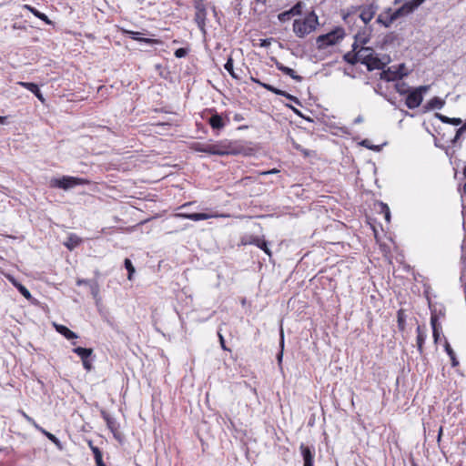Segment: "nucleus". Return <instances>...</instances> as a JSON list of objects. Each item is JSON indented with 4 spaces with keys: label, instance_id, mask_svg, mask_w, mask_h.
<instances>
[{
    "label": "nucleus",
    "instance_id": "nucleus-1",
    "mask_svg": "<svg viewBox=\"0 0 466 466\" xmlns=\"http://www.w3.org/2000/svg\"><path fill=\"white\" fill-rule=\"evenodd\" d=\"M357 58H359L360 63L367 66L369 71L382 69L385 66L370 47L361 46L360 49L357 48Z\"/></svg>",
    "mask_w": 466,
    "mask_h": 466
},
{
    "label": "nucleus",
    "instance_id": "nucleus-2",
    "mask_svg": "<svg viewBox=\"0 0 466 466\" xmlns=\"http://www.w3.org/2000/svg\"><path fill=\"white\" fill-rule=\"evenodd\" d=\"M319 25L318 15L314 11L310 12L303 20H295L293 31L299 37H304L313 32Z\"/></svg>",
    "mask_w": 466,
    "mask_h": 466
},
{
    "label": "nucleus",
    "instance_id": "nucleus-3",
    "mask_svg": "<svg viewBox=\"0 0 466 466\" xmlns=\"http://www.w3.org/2000/svg\"><path fill=\"white\" fill-rule=\"evenodd\" d=\"M344 29L336 27L334 30L328 34L321 35L317 38V45L319 49L326 48L330 46L336 45L339 40L344 37Z\"/></svg>",
    "mask_w": 466,
    "mask_h": 466
},
{
    "label": "nucleus",
    "instance_id": "nucleus-4",
    "mask_svg": "<svg viewBox=\"0 0 466 466\" xmlns=\"http://www.w3.org/2000/svg\"><path fill=\"white\" fill-rule=\"evenodd\" d=\"M430 88V86H420L415 89H412L406 97V106L410 109H414L420 106L423 100V93H426Z\"/></svg>",
    "mask_w": 466,
    "mask_h": 466
},
{
    "label": "nucleus",
    "instance_id": "nucleus-5",
    "mask_svg": "<svg viewBox=\"0 0 466 466\" xmlns=\"http://www.w3.org/2000/svg\"><path fill=\"white\" fill-rule=\"evenodd\" d=\"M85 184V180L82 178L64 176L61 178H53L50 181V186L52 187H58L65 190L73 188L78 185Z\"/></svg>",
    "mask_w": 466,
    "mask_h": 466
},
{
    "label": "nucleus",
    "instance_id": "nucleus-6",
    "mask_svg": "<svg viewBox=\"0 0 466 466\" xmlns=\"http://www.w3.org/2000/svg\"><path fill=\"white\" fill-rule=\"evenodd\" d=\"M199 152L208 153L211 155L224 156L233 154V151L230 150L229 145L226 143H218V144H207L199 146L197 148Z\"/></svg>",
    "mask_w": 466,
    "mask_h": 466
},
{
    "label": "nucleus",
    "instance_id": "nucleus-7",
    "mask_svg": "<svg viewBox=\"0 0 466 466\" xmlns=\"http://www.w3.org/2000/svg\"><path fill=\"white\" fill-rule=\"evenodd\" d=\"M369 42V35H366L365 33L363 34H357L355 35V42L352 45V52H349L344 56V60L350 64L355 65L359 62V58H357V48L359 46V43L361 45H365Z\"/></svg>",
    "mask_w": 466,
    "mask_h": 466
},
{
    "label": "nucleus",
    "instance_id": "nucleus-8",
    "mask_svg": "<svg viewBox=\"0 0 466 466\" xmlns=\"http://www.w3.org/2000/svg\"><path fill=\"white\" fill-rule=\"evenodd\" d=\"M357 11L360 10V13L359 15V17L361 19V21L367 25L370 21L372 20L374 15H376L379 6L375 3H370L366 5L358 6L356 7Z\"/></svg>",
    "mask_w": 466,
    "mask_h": 466
},
{
    "label": "nucleus",
    "instance_id": "nucleus-9",
    "mask_svg": "<svg viewBox=\"0 0 466 466\" xmlns=\"http://www.w3.org/2000/svg\"><path fill=\"white\" fill-rule=\"evenodd\" d=\"M73 351L80 357V359L83 362L84 368L88 371L91 370L93 368V365L90 361V357L93 353V350L77 347V348L73 349Z\"/></svg>",
    "mask_w": 466,
    "mask_h": 466
},
{
    "label": "nucleus",
    "instance_id": "nucleus-10",
    "mask_svg": "<svg viewBox=\"0 0 466 466\" xmlns=\"http://www.w3.org/2000/svg\"><path fill=\"white\" fill-rule=\"evenodd\" d=\"M177 218H182L190 219L193 221L206 220L211 218L217 217H228V215H211L208 213H187V212H180L175 215Z\"/></svg>",
    "mask_w": 466,
    "mask_h": 466
},
{
    "label": "nucleus",
    "instance_id": "nucleus-11",
    "mask_svg": "<svg viewBox=\"0 0 466 466\" xmlns=\"http://www.w3.org/2000/svg\"><path fill=\"white\" fill-rule=\"evenodd\" d=\"M208 123L210 125L212 129L220 130L225 127L228 123H229V118L228 116L223 117L221 115L214 112L208 119Z\"/></svg>",
    "mask_w": 466,
    "mask_h": 466
},
{
    "label": "nucleus",
    "instance_id": "nucleus-12",
    "mask_svg": "<svg viewBox=\"0 0 466 466\" xmlns=\"http://www.w3.org/2000/svg\"><path fill=\"white\" fill-rule=\"evenodd\" d=\"M299 451L303 459V466H313L315 456L314 447H309L304 443H301L299 446Z\"/></svg>",
    "mask_w": 466,
    "mask_h": 466
},
{
    "label": "nucleus",
    "instance_id": "nucleus-13",
    "mask_svg": "<svg viewBox=\"0 0 466 466\" xmlns=\"http://www.w3.org/2000/svg\"><path fill=\"white\" fill-rule=\"evenodd\" d=\"M408 72L395 71L394 66L389 67L388 70L382 71L380 78L385 81H395L407 76Z\"/></svg>",
    "mask_w": 466,
    "mask_h": 466
},
{
    "label": "nucleus",
    "instance_id": "nucleus-14",
    "mask_svg": "<svg viewBox=\"0 0 466 466\" xmlns=\"http://www.w3.org/2000/svg\"><path fill=\"white\" fill-rule=\"evenodd\" d=\"M102 418L106 423L107 428L113 432L114 436L116 437L118 434V424L116 420L106 411H101Z\"/></svg>",
    "mask_w": 466,
    "mask_h": 466
},
{
    "label": "nucleus",
    "instance_id": "nucleus-15",
    "mask_svg": "<svg viewBox=\"0 0 466 466\" xmlns=\"http://www.w3.org/2000/svg\"><path fill=\"white\" fill-rule=\"evenodd\" d=\"M245 244L255 245L258 248H259L260 249H262L268 256L271 257V251L268 247V242L264 239H261L258 237L251 236L249 238V240L245 242Z\"/></svg>",
    "mask_w": 466,
    "mask_h": 466
},
{
    "label": "nucleus",
    "instance_id": "nucleus-16",
    "mask_svg": "<svg viewBox=\"0 0 466 466\" xmlns=\"http://www.w3.org/2000/svg\"><path fill=\"white\" fill-rule=\"evenodd\" d=\"M18 85L32 92L42 103L45 102V98L36 84L29 82H18Z\"/></svg>",
    "mask_w": 466,
    "mask_h": 466
},
{
    "label": "nucleus",
    "instance_id": "nucleus-17",
    "mask_svg": "<svg viewBox=\"0 0 466 466\" xmlns=\"http://www.w3.org/2000/svg\"><path fill=\"white\" fill-rule=\"evenodd\" d=\"M206 19H207V11L206 10L196 11L194 20L197 23L200 31L203 32L204 34L206 33V30H205Z\"/></svg>",
    "mask_w": 466,
    "mask_h": 466
},
{
    "label": "nucleus",
    "instance_id": "nucleus-18",
    "mask_svg": "<svg viewBox=\"0 0 466 466\" xmlns=\"http://www.w3.org/2000/svg\"><path fill=\"white\" fill-rule=\"evenodd\" d=\"M445 105V101L438 96H435L429 100L424 106L425 110L441 109Z\"/></svg>",
    "mask_w": 466,
    "mask_h": 466
},
{
    "label": "nucleus",
    "instance_id": "nucleus-19",
    "mask_svg": "<svg viewBox=\"0 0 466 466\" xmlns=\"http://www.w3.org/2000/svg\"><path fill=\"white\" fill-rule=\"evenodd\" d=\"M276 66L279 71H281L285 75L289 76L292 79H294L298 82H300L302 80V77L300 76L297 75L296 72L292 68H289L279 62L276 63Z\"/></svg>",
    "mask_w": 466,
    "mask_h": 466
},
{
    "label": "nucleus",
    "instance_id": "nucleus-20",
    "mask_svg": "<svg viewBox=\"0 0 466 466\" xmlns=\"http://www.w3.org/2000/svg\"><path fill=\"white\" fill-rule=\"evenodd\" d=\"M55 328H56L57 332L62 334L67 339H76L77 338V335L75 332H73L67 327H66L64 325L55 324Z\"/></svg>",
    "mask_w": 466,
    "mask_h": 466
},
{
    "label": "nucleus",
    "instance_id": "nucleus-21",
    "mask_svg": "<svg viewBox=\"0 0 466 466\" xmlns=\"http://www.w3.org/2000/svg\"><path fill=\"white\" fill-rule=\"evenodd\" d=\"M417 347L420 354L423 353V344L426 339V334L420 326L417 327Z\"/></svg>",
    "mask_w": 466,
    "mask_h": 466
},
{
    "label": "nucleus",
    "instance_id": "nucleus-22",
    "mask_svg": "<svg viewBox=\"0 0 466 466\" xmlns=\"http://www.w3.org/2000/svg\"><path fill=\"white\" fill-rule=\"evenodd\" d=\"M23 8L24 9H26L28 10L29 12H31L35 17L41 19L42 21H44L46 24L47 25H50L51 24V21L49 20V18L47 17V15H46L45 14L39 12L37 9H35V7L29 5H23Z\"/></svg>",
    "mask_w": 466,
    "mask_h": 466
},
{
    "label": "nucleus",
    "instance_id": "nucleus-23",
    "mask_svg": "<svg viewBox=\"0 0 466 466\" xmlns=\"http://www.w3.org/2000/svg\"><path fill=\"white\" fill-rule=\"evenodd\" d=\"M9 280L11 283L18 289V291L26 299H31L32 296L30 291L21 283H19L15 279L10 278Z\"/></svg>",
    "mask_w": 466,
    "mask_h": 466
},
{
    "label": "nucleus",
    "instance_id": "nucleus-24",
    "mask_svg": "<svg viewBox=\"0 0 466 466\" xmlns=\"http://www.w3.org/2000/svg\"><path fill=\"white\" fill-rule=\"evenodd\" d=\"M435 116L440 119L442 123L446 124H451L453 126H460L462 123V120L459 117H448L444 115H441L440 113H436Z\"/></svg>",
    "mask_w": 466,
    "mask_h": 466
},
{
    "label": "nucleus",
    "instance_id": "nucleus-25",
    "mask_svg": "<svg viewBox=\"0 0 466 466\" xmlns=\"http://www.w3.org/2000/svg\"><path fill=\"white\" fill-rule=\"evenodd\" d=\"M81 238L75 235V234H71L68 238H67V240L65 242V246L69 249V250H73L75 248H76L80 243H81Z\"/></svg>",
    "mask_w": 466,
    "mask_h": 466
},
{
    "label": "nucleus",
    "instance_id": "nucleus-26",
    "mask_svg": "<svg viewBox=\"0 0 466 466\" xmlns=\"http://www.w3.org/2000/svg\"><path fill=\"white\" fill-rule=\"evenodd\" d=\"M388 13L390 14L389 15V22H394L397 19H399L400 17L407 15L404 13V9H403L402 5L400 8L396 9L395 11H391V9L389 8Z\"/></svg>",
    "mask_w": 466,
    "mask_h": 466
},
{
    "label": "nucleus",
    "instance_id": "nucleus-27",
    "mask_svg": "<svg viewBox=\"0 0 466 466\" xmlns=\"http://www.w3.org/2000/svg\"><path fill=\"white\" fill-rule=\"evenodd\" d=\"M357 14V8L355 6H351L350 10L347 12L342 11V18L343 21L350 25L354 22V15Z\"/></svg>",
    "mask_w": 466,
    "mask_h": 466
},
{
    "label": "nucleus",
    "instance_id": "nucleus-28",
    "mask_svg": "<svg viewBox=\"0 0 466 466\" xmlns=\"http://www.w3.org/2000/svg\"><path fill=\"white\" fill-rule=\"evenodd\" d=\"M39 431L51 441L59 450L63 449L61 441L54 434L46 431L44 428H41Z\"/></svg>",
    "mask_w": 466,
    "mask_h": 466
},
{
    "label": "nucleus",
    "instance_id": "nucleus-29",
    "mask_svg": "<svg viewBox=\"0 0 466 466\" xmlns=\"http://www.w3.org/2000/svg\"><path fill=\"white\" fill-rule=\"evenodd\" d=\"M225 69L229 73V75L235 78V79H239L240 76H238V74H237L234 70V67H233V59L231 56H229L224 66Z\"/></svg>",
    "mask_w": 466,
    "mask_h": 466
},
{
    "label": "nucleus",
    "instance_id": "nucleus-30",
    "mask_svg": "<svg viewBox=\"0 0 466 466\" xmlns=\"http://www.w3.org/2000/svg\"><path fill=\"white\" fill-rule=\"evenodd\" d=\"M395 89L400 95L409 94L410 86L405 82H399L395 85Z\"/></svg>",
    "mask_w": 466,
    "mask_h": 466
},
{
    "label": "nucleus",
    "instance_id": "nucleus-31",
    "mask_svg": "<svg viewBox=\"0 0 466 466\" xmlns=\"http://www.w3.org/2000/svg\"><path fill=\"white\" fill-rule=\"evenodd\" d=\"M445 350H446L447 354L449 355V357L451 358V365L453 367L457 366L459 364V361L456 359L455 352L453 351V350L451 349V347L449 343H446Z\"/></svg>",
    "mask_w": 466,
    "mask_h": 466
},
{
    "label": "nucleus",
    "instance_id": "nucleus-32",
    "mask_svg": "<svg viewBox=\"0 0 466 466\" xmlns=\"http://www.w3.org/2000/svg\"><path fill=\"white\" fill-rule=\"evenodd\" d=\"M389 15L388 10L385 15H380L377 18V23L383 25L385 27H390L393 22H389Z\"/></svg>",
    "mask_w": 466,
    "mask_h": 466
},
{
    "label": "nucleus",
    "instance_id": "nucleus-33",
    "mask_svg": "<svg viewBox=\"0 0 466 466\" xmlns=\"http://www.w3.org/2000/svg\"><path fill=\"white\" fill-rule=\"evenodd\" d=\"M124 264H125V268H127V270L128 272L127 279L129 280H131L133 274L135 273V268L129 258H126Z\"/></svg>",
    "mask_w": 466,
    "mask_h": 466
},
{
    "label": "nucleus",
    "instance_id": "nucleus-34",
    "mask_svg": "<svg viewBox=\"0 0 466 466\" xmlns=\"http://www.w3.org/2000/svg\"><path fill=\"white\" fill-rule=\"evenodd\" d=\"M90 292L94 299H96L99 295V285L96 280H93L92 283L88 286Z\"/></svg>",
    "mask_w": 466,
    "mask_h": 466
},
{
    "label": "nucleus",
    "instance_id": "nucleus-35",
    "mask_svg": "<svg viewBox=\"0 0 466 466\" xmlns=\"http://www.w3.org/2000/svg\"><path fill=\"white\" fill-rule=\"evenodd\" d=\"M303 7V4L301 2H298L293 7H291L289 11L291 15H299L301 14Z\"/></svg>",
    "mask_w": 466,
    "mask_h": 466
},
{
    "label": "nucleus",
    "instance_id": "nucleus-36",
    "mask_svg": "<svg viewBox=\"0 0 466 466\" xmlns=\"http://www.w3.org/2000/svg\"><path fill=\"white\" fill-rule=\"evenodd\" d=\"M21 414H22V416L25 419V420H26L27 422H29L30 424H32V425H33V426H34V427H35L38 431L41 430V428H42V427H41L40 425H38V424L35 422V420L32 417H30L29 415H27V414H26L25 411H23V410L21 411Z\"/></svg>",
    "mask_w": 466,
    "mask_h": 466
},
{
    "label": "nucleus",
    "instance_id": "nucleus-37",
    "mask_svg": "<svg viewBox=\"0 0 466 466\" xmlns=\"http://www.w3.org/2000/svg\"><path fill=\"white\" fill-rule=\"evenodd\" d=\"M261 86L276 95H284L285 94V91L278 89V88L274 87L273 86L266 84V83L261 84Z\"/></svg>",
    "mask_w": 466,
    "mask_h": 466
},
{
    "label": "nucleus",
    "instance_id": "nucleus-38",
    "mask_svg": "<svg viewBox=\"0 0 466 466\" xmlns=\"http://www.w3.org/2000/svg\"><path fill=\"white\" fill-rule=\"evenodd\" d=\"M397 318H398V326L400 329H404V326H405V316H404V313L402 310H399L398 311V315H397Z\"/></svg>",
    "mask_w": 466,
    "mask_h": 466
},
{
    "label": "nucleus",
    "instance_id": "nucleus-39",
    "mask_svg": "<svg viewBox=\"0 0 466 466\" xmlns=\"http://www.w3.org/2000/svg\"><path fill=\"white\" fill-rule=\"evenodd\" d=\"M123 33L125 35H129L134 40H137L138 42L140 41V38H141L140 35H141V33H139V32H135V31H131V30H123Z\"/></svg>",
    "mask_w": 466,
    "mask_h": 466
},
{
    "label": "nucleus",
    "instance_id": "nucleus-40",
    "mask_svg": "<svg viewBox=\"0 0 466 466\" xmlns=\"http://www.w3.org/2000/svg\"><path fill=\"white\" fill-rule=\"evenodd\" d=\"M291 14L289 13V11H285V12H282L280 13L279 15H278V18L279 20L281 22V23H285L287 21H289L290 18H291Z\"/></svg>",
    "mask_w": 466,
    "mask_h": 466
},
{
    "label": "nucleus",
    "instance_id": "nucleus-41",
    "mask_svg": "<svg viewBox=\"0 0 466 466\" xmlns=\"http://www.w3.org/2000/svg\"><path fill=\"white\" fill-rule=\"evenodd\" d=\"M381 211L384 213L385 219L389 222L390 219V208L386 204L381 203Z\"/></svg>",
    "mask_w": 466,
    "mask_h": 466
},
{
    "label": "nucleus",
    "instance_id": "nucleus-42",
    "mask_svg": "<svg viewBox=\"0 0 466 466\" xmlns=\"http://www.w3.org/2000/svg\"><path fill=\"white\" fill-rule=\"evenodd\" d=\"M187 55V49L186 48H178L175 51V56L177 58L185 57Z\"/></svg>",
    "mask_w": 466,
    "mask_h": 466
},
{
    "label": "nucleus",
    "instance_id": "nucleus-43",
    "mask_svg": "<svg viewBox=\"0 0 466 466\" xmlns=\"http://www.w3.org/2000/svg\"><path fill=\"white\" fill-rule=\"evenodd\" d=\"M426 0H410L408 3L412 6L413 10H416L420 5H422Z\"/></svg>",
    "mask_w": 466,
    "mask_h": 466
},
{
    "label": "nucleus",
    "instance_id": "nucleus-44",
    "mask_svg": "<svg viewBox=\"0 0 466 466\" xmlns=\"http://www.w3.org/2000/svg\"><path fill=\"white\" fill-rule=\"evenodd\" d=\"M293 147H294L297 150L300 151V152H301L305 157L309 156V150H307V149L303 148L300 145H299L298 143H296V142H294V141H293Z\"/></svg>",
    "mask_w": 466,
    "mask_h": 466
},
{
    "label": "nucleus",
    "instance_id": "nucleus-45",
    "mask_svg": "<svg viewBox=\"0 0 466 466\" xmlns=\"http://www.w3.org/2000/svg\"><path fill=\"white\" fill-rule=\"evenodd\" d=\"M194 6L196 11L206 10L205 5L202 0H195Z\"/></svg>",
    "mask_w": 466,
    "mask_h": 466
},
{
    "label": "nucleus",
    "instance_id": "nucleus-46",
    "mask_svg": "<svg viewBox=\"0 0 466 466\" xmlns=\"http://www.w3.org/2000/svg\"><path fill=\"white\" fill-rule=\"evenodd\" d=\"M402 7L404 9V13L408 15L410 14H411L412 12H414L412 6H410V5L406 2L405 4L402 5Z\"/></svg>",
    "mask_w": 466,
    "mask_h": 466
},
{
    "label": "nucleus",
    "instance_id": "nucleus-47",
    "mask_svg": "<svg viewBox=\"0 0 466 466\" xmlns=\"http://www.w3.org/2000/svg\"><path fill=\"white\" fill-rule=\"evenodd\" d=\"M218 338H219V342H220L221 348L224 350H228L229 351L230 350L226 346L225 339H224V337L222 336V334L220 332H218Z\"/></svg>",
    "mask_w": 466,
    "mask_h": 466
},
{
    "label": "nucleus",
    "instance_id": "nucleus-48",
    "mask_svg": "<svg viewBox=\"0 0 466 466\" xmlns=\"http://www.w3.org/2000/svg\"><path fill=\"white\" fill-rule=\"evenodd\" d=\"M139 42L140 43H145V44H147V45H153V44L157 43L158 41L156 40V39H152V38L141 37Z\"/></svg>",
    "mask_w": 466,
    "mask_h": 466
},
{
    "label": "nucleus",
    "instance_id": "nucleus-49",
    "mask_svg": "<svg viewBox=\"0 0 466 466\" xmlns=\"http://www.w3.org/2000/svg\"><path fill=\"white\" fill-rule=\"evenodd\" d=\"M92 279H79L76 280V285L77 286H81V285H86V286H89L90 283H92Z\"/></svg>",
    "mask_w": 466,
    "mask_h": 466
},
{
    "label": "nucleus",
    "instance_id": "nucleus-50",
    "mask_svg": "<svg viewBox=\"0 0 466 466\" xmlns=\"http://www.w3.org/2000/svg\"><path fill=\"white\" fill-rule=\"evenodd\" d=\"M431 324H432V328H433V338H434L435 342H437L438 338H439V333H438V330H437V328L435 326L433 319H431Z\"/></svg>",
    "mask_w": 466,
    "mask_h": 466
},
{
    "label": "nucleus",
    "instance_id": "nucleus-51",
    "mask_svg": "<svg viewBox=\"0 0 466 466\" xmlns=\"http://www.w3.org/2000/svg\"><path fill=\"white\" fill-rule=\"evenodd\" d=\"M283 96L287 97L288 99L291 100V101H294L296 104H299V101L297 97L293 96L292 95H289L288 94L287 92H285L284 95H282Z\"/></svg>",
    "mask_w": 466,
    "mask_h": 466
},
{
    "label": "nucleus",
    "instance_id": "nucleus-52",
    "mask_svg": "<svg viewBox=\"0 0 466 466\" xmlns=\"http://www.w3.org/2000/svg\"><path fill=\"white\" fill-rule=\"evenodd\" d=\"M95 461H96V466H106V465L103 462L102 455L97 456V457H95Z\"/></svg>",
    "mask_w": 466,
    "mask_h": 466
},
{
    "label": "nucleus",
    "instance_id": "nucleus-53",
    "mask_svg": "<svg viewBox=\"0 0 466 466\" xmlns=\"http://www.w3.org/2000/svg\"><path fill=\"white\" fill-rule=\"evenodd\" d=\"M91 449L95 457L102 455L100 450L97 447L91 446Z\"/></svg>",
    "mask_w": 466,
    "mask_h": 466
},
{
    "label": "nucleus",
    "instance_id": "nucleus-54",
    "mask_svg": "<svg viewBox=\"0 0 466 466\" xmlns=\"http://www.w3.org/2000/svg\"><path fill=\"white\" fill-rule=\"evenodd\" d=\"M395 71L408 72L404 64L399 65L397 67L394 66Z\"/></svg>",
    "mask_w": 466,
    "mask_h": 466
},
{
    "label": "nucleus",
    "instance_id": "nucleus-55",
    "mask_svg": "<svg viewBox=\"0 0 466 466\" xmlns=\"http://www.w3.org/2000/svg\"><path fill=\"white\" fill-rule=\"evenodd\" d=\"M192 204H193V202L185 203V204H183L182 206L179 207V209H185L187 207L191 206Z\"/></svg>",
    "mask_w": 466,
    "mask_h": 466
},
{
    "label": "nucleus",
    "instance_id": "nucleus-56",
    "mask_svg": "<svg viewBox=\"0 0 466 466\" xmlns=\"http://www.w3.org/2000/svg\"><path fill=\"white\" fill-rule=\"evenodd\" d=\"M282 357H283V352H282V350H281V351L278 354V356H277V359H278L279 364H280V363H281V361H282Z\"/></svg>",
    "mask_w": 466,
    "mask_h": 466
},
{
    "label": "nucleus",
    "instance_id": "nucleus-57",
    "mask_svg": "<svg viewBox=\"0 0 466 466\" xmlns=\"http://www.w3.org/2000/svg\"><path fill=\"white\" fill-rule=\"evenodd\" d=\"M280 337H281L280 346L283 348V346H284V336H283V330L282 329L280 330Z\"/></svg>",
    "mask_w": 466,
    "mask_h": 466
},
{
    "label": "nucleus",
    "instance_id": "nucleus-58",
    "mask_svg": "<svg viewBox=\"0 0 466 466\" xmlns=\"http://www.w3.org/2000/svg\"><path fill=\"white\" fill-rule=\"evenodd\" d=\"M362 145L365 146L368 148H373V147L369 146V141L368 140L362 141Z\"/></svg>",
    "mask_w": 466,
    "mask_h": 466
},
{
    "label": "nucleus",
    "instance_id": "nucleus-59",
    "mask_svg": "<svg viewBox=\"0 0 466 466\" xmlns=\"http://www.w3.org/2000/svg\"><path fill=\"white\" fill-rule=\"evenodd\" d=\"M362 117L360 116H359L356 119H355V123H361L362 122Z\"/></svg>",
    "mask_w": 466,
    "mask_h": 466
},
{
    "label": "nucleus",
    "instance_id": "nucleus-60",
    "mask_svg": "<svg viewBox=\"0 0 466 466\" xmlns=\"http://www.w3.org/2000/svg\"><path fill=\"white\" fill-rule=\"evenodd\" d=\"M6 121V116H0V124H5Z\"/></svg>",
    "mask_w": 466,
    "mask_h": 466
},
{
    "label": "nucleus",
    "instance_id": "nucleus-61",
    "mask_svg": "<svg viewBox=\"0 0 466 466\" xmlns=\"http://www.w3.org/2000/svg\"><path fill=\"white\" fill-rule=\"evenodd\" d=\"M268 44V40H262L261 46H267Z\"/></svg>",
    "mask_w": 466,
    "mask_h": 466
},
{
    "label": "nucleus",
    "instance_id": "nucleus-62",
    "mask_svg": "<svg viewBox=\"0 0 466 466\" xmlns=\"http://www.w3.org/2000/svg\"><path fill=\"white\" fill-rule=\"evenodd\" d=\"M441 433H442V427H441L440 430H439L438 441H440Z\"/></svg>",
    "mask_w": 466,
    "mask_h": 466
},
{
    "label": "nucleus",
    "instance_id": "nucleus-63",
    "mask_svg": "<svg viewBox=\"0 0 466 466\" xmlns=\"http://www.w3.org/2000/svg\"><path fill=\"white\" fill-rule=\"evenodd\" d=\"M250 80L253 82V83H256V81H258V78H255L253 76L250 77Z\"/></svg>",
    "mask_w": 466,
    "mask_h": 466
},
{
    "label": "nucleus",
    "instance_id": "nucleus-64",
    "mask_svg": "<svg viewBox=\"0 0 466 466\" xmlns=\"http://www.w3.org/2000/svg\"><path fill=\"white\" fill-rule=\"evenodd\" d=\"M465 177V183H464V187H463V189H464V192L466 193V176Z\"/></svg>",
    "mask_w": 466,
    "mask_h": 466
}]
</instances>
